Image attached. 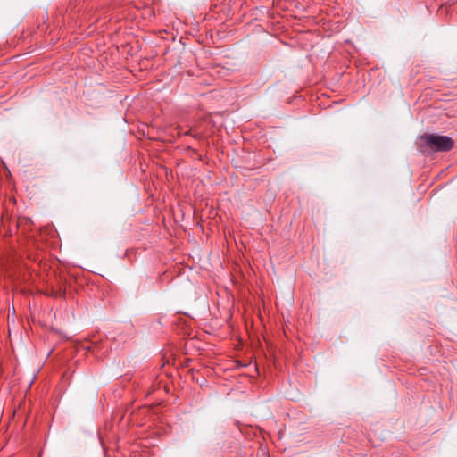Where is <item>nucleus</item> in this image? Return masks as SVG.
Listing matches in <instances>:
<instances>
[{
	"instance_id": "nucleus-1",
	"label": "nucleus",
	"mask_w": 457,
	"mask_h": 457,
	"mask_svg": "<svg viewBox=\"0 0 457 457\" xmlns=\"http://www.w3.org/2000/svg\"><path fill=\"white\" fill-rule=\"evenodd\" d=\"M420 140L424 145L434 152L450 151L454 145V142L450 137L437 134H424Z\"/></svg>"
}]
</instances>
